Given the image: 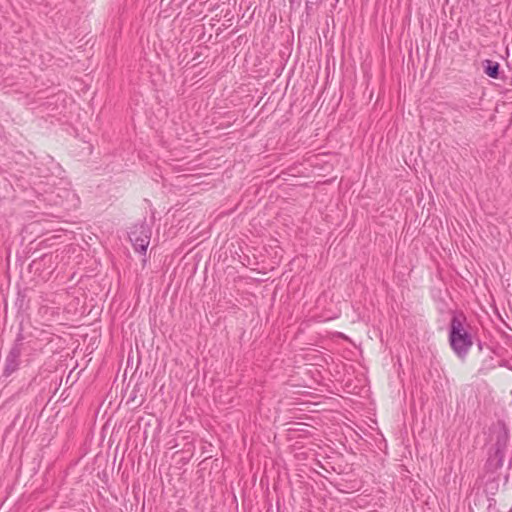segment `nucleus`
Wrapping results in <instances>:
<instances>
[{"instance_id":"nucleus-1","label":"nucleus","mask_w":512,"mask_h":512,"mask_svg":"<svg viewBox=\"0 0 512 512\" xmlns=\"http://www.w3.org/2000/svg\"><path fill=\"white\" fill-rule=\"evenodd\" d=\"M465 317L462 314L454 315L450 321L449 343L454 353L465 359L473 345L472 335L464 327Z\"/></svg>"},{"instance_id":"nucleus-2","label":"nucleus","mask_w":512,"mask_h":512,"mask_svg":"<svg viewBox=\"0 0 512 512\" xmlns=\"http://www.w3.org/2000/svg\"><path fill=\"white\" fill-rule=\"evenodd\" d=\"M129 237L136 251L140 253L146 251L150 242V235L144 225L135 227V229L130 232Z\"/></svg>"},{"instance_id":"nucleus-3","label":"nucleus","mask_w":512,"mask_h":512,"mask_svg":"<svg viewBox=\"0 0 512 512\" xmlns=\"http://www.w3.org/2000/svg\"><path fill=\"white\" fill-rule=\"evenodd\" d=\"M17 341H19V339H17ZM21 352L20 344L16 342L6 357L4 375L9 376L18 369Z\"/></svg>"},{"instance_id":"nucleus-4","label":"nucleus","mask_w":512,"mask_h":512,"mask_svg":"<svg viewBox=\"0 0 512 512\" xmlns=\"http://www.w3.org/2000/svg\"><path fill=\"white\" fill-rule=\"evenodd\" d=\"M499 67V63L494 62L492 60H485L484 62L485 73L491 78H498Z\"/></svg>"},{"instance_id":"nucleus-5","label":"nucleus","mask_w":512,"mask_h":512,"mask_svg":"<svg viewBox=\"0 0 512 512\" xmlns=\"http://www.w3.org/2000/svg\"><path fill=\"white\" fill-rule=\"evenodd\" d=\"M497 446H498V448H497V453H498L500 450V441L499 440L497 441Z\"/></svg>"}]
</instances>
